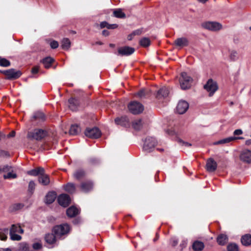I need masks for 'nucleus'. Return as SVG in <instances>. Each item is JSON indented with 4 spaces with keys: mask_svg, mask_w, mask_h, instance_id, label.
<instances>
[{
    "mask_svg": "<svg viewBox=\"0 0 251 251\" xmlns=\"http://www.w3.org/2000/svg\"><path fill=\"white\" fill-rule=\"evenodd\" d=\"M107 25H108V23L105 21H104V22H102L100 23V28H103L104 27L107 28Z\"/></svg>",
    "mask_w": 251,
    "mask_h": 251,
    "instance_id": "4d7b16f0",
    "label": "nucleus"
},
{
    "mask_svg": "<svg viewBox=\"0 0 251 251\" xmlns=\"http://www.w3.org/2000/svg\"><path fill=\"white\" fill-rule=\"evenodd\" d=\"M24 206V205L21 203H14L10 207V210L11 212L17 211L21 209Z\"/></svg>",
    "mask_w": 251,
    "mask_h": 251,
    "instance_id": "e433bc0d",
    "label": "nucleus"
},
{
    "mask_svg": "<svg viewBox=\"0 0 251 251\" xmlns=\"http://www.w3.org/2000/svg\"><path fill=\"white\" fill-rule=\"evenodd\" d=\"M189 108L188 103L185 100H180L176 106V111L179 114L185 113Z\"/></svg>",
    "mask_w": 251,
    "mask_h": 251,
    "instance_id": "f8f14e48",
    "label": "nucleus"
},
{
    "mask_svg": "<svg viewBox=\"0 0 251 251\" xmlns=\"http://www.w3.org/2000/svg\"><path fill=\"white\" fill-rule=\"evenodd\" d=\"M12 170V167L8 165L0 166V173L2 172H9Z\"/></svg>",
    "mask_w": 251,
    "mask_h": 251,
    "instance_id": "a18cd8bd",
    "label": "nucleus"
},
{
    "mask_svg": "<svg viewBox=\"0 0 251 251\" xmlns=\"http://www.w3.org/2000/svg\"><path fill=\"white\" fill-rule=\"evenodd\" d=\"M84 134L89 138L97 139L100 136L101 132L100 129L96 127L93 128L87 127L85 130Z\"/></svg>",
    "mask_w": 251,
    "mask_h": 251,
    "instance_id": "1a4fd4ad",
    "label": "nucleus"
},
{
    "mask_svg": "<svg viewBox=\"0 0 251 251\" xmlns=\"http://www.w3.org/2000/svg\"><path fill=\"white\" fill-rule=\"evenodd\" d=\"M128 108L129 111L134 115L140 114L144 110L143 105L141 103L136 101L130 102L128 105Z\"/></svg>",
    "mask_w": 251,
    "mask_h": 251,
    "instance_id": "39448f33",
    "label": "nucleus"
},
{
    "mask_svg": "<svg viewBox=\"0 0 251 251\" xmlns=\"http://www.w3.org/2000/svg\"><path fill=\"white\" fill-rule=\"evenodd\" d=\"M243 134V131L240 129H236L233 132L234 135H239Z\"/></svg>",
    "mask_w": 251,
    "mask_h": 251,
    "instance_id": "6e6d98bb",
    "label": "nucleus"
},
{
    "mask_svg": "<svg viewBox=\"0 0 251 251\" xmlns=\"http://www.w3.org/2000/svg\"><path fill=\"white\" fill-rule=\"evenodd\" d=\"M7 236L3 233H0V239L2 241H5L7 239Z\"/></svg>",
    "mask_w": 251,
    "mask_h": 251,
    "instance_id": "052dcab7",
    "label": "nucleus"
},
{
    "mask_svg": "<svg viewBox=\"0 0 251 251\" xmlns=\"http://www.w3.org/2000/svg\"><path fill=\"white\" fill-rule=\"evenodd\" d=\"M227 236L223 234L219 235L217 238V241L218 243L221 246L225 245L227 242Z\"/></svg>",
    "mask_w": 251,
    "mask_h": 251,
    "instance_id": "7c9ffc66",
    "label": "nucleus"
},
{
    "mask_svg": "<svg viewBox=\"0 0 251 251\" xmlns=\"http://www.w3.org/2000/svg\"><path fill=\"white\" fill-rule=\"evenodd\" d=\"M230 58L231 61H235L238 58V53L235 50H231L230 52Z\"/></svg>",
    "mask_w": 251,
    "mask_h": 251,
    "instance_id": "37998d69",
    "label": "nucleus"
},
{
    "mask_svg": "<svg viewBox=\"0 0 251 251\" xmlns=\"http://www.w3.org/2000/svg\"><path fill=\"white\" fill-rule=\"evenodd\" d=\"M32 247L34 250H39L42 248V245L41 243L37 242L35 243L32 245Z\"/></svg>",
    "mask_w": 251,
    "mask_h": 251,
    "instance_id": "8fccbe9b",
    "label": "nucleus"
},
{
    "mask_svg": "<svg viewBox=\"0 0 251 251\" xmlns=\"http://www.w3.org/2000/svg\"><path fill=\"white\" fill-rule=\"evenodd\" d=\"M201 26L203 28L212 31H218L222 27V25L219 23L209 21L202 23Z\"/></svg>",
    "mask_w": 251,
    "mask_h": 251,
    "instance_id": "0eeeda50",
    "label": "nucleus"
},
{
    "mask_svg": "<svg viewBox=\"0 0 251 251\" xmlns=\"http://www.w3.org/2000/svg\"><path fill=\"white\" fill-rule=\"evenodd\" d=\"M70 229V226L68 224H62L54 226L52 231L57 237L60 238L63 235L67 234Z\"/></svg>",
    "mask_w": 251,
    "mask_h": 251,
    "instance_id": "f257e3e1",
    "label": "nucleus"
},
{
    "mask_svg": "<svg viewBox=\"0 0 251 251\" xmlns=\"http://www.w3.org/2000/svg\"><path fill=\"white\" fill-rule=\"evenodd\" d=\"M0 155H2V156H9V153L6 151H0Z\"/></svg>",
    "mask_w": 251,
    "mask_h": 251,
    "instance_id": "e2e57ef3",
    "label": "nucleus"
},
{
    "mask_svg": "<svg viewBox=\"0 0 251 251\" xmlns=\"http://www.w3.org/2000/svg\"><path fill=\"white\" fill-rule=\"evenodd\" d=\"M15 134L16 133L15 131H12L7 135V138H9L11 137H13L15 136Z\"/></svg>",
    "mask_w": 251,
    "mask_h": 251,
    "instance_id": "680f3d73",
    "label": "nucleus"
},
{
    "mask_svg": "<svg viewBox=\"0 0 251 251\" xmlns=\"http://www.w3.org/2000/svg\"><path fill=\"white\" fill-rule=\"evenodd\" d=\"M10 238L12 240L20 241L22 239V237L20 235L17 234L14 232L11 233L10 232Z\"/></svg>",
    "mask_w": 251,
    "mask_h": 251,
    "instance_id": "79ce46f5",
    "label": "nucleus"
},
{
    "mask_svg": "<svg viewBox=\"0 0 251 251\" xmlns=\"http://www.w3.org/2000/svg\"><path fill=\"white\" fill-rule=\"evenodd\" d=\"M243 137H227L222 140H220L218 141H217L214 143V145H219V144H223L229 143L231 141L237 139H243Z\"/></svg>",
    "mask_w": 251,
    "mask_h": 251,
    "instance_id": "4be33fe9",
    "label": "nucleus"
},
{
    "mask_svg": "<svg viewBox=\"0 0 251 251\" xmlns=\"http://www.w3.org/2000/svg\"><path fill=\"white\" fill-rule=\"evenodd\" d=\"M56 198V194L54 191L49 192L46 196L45 202L47 204L52 203Z\"/></svg>",
    "mask_w": 251,
    "mask_h": 251,
    "instance_id": "b1692460",
    "label": "nucleus"
},
{
    "mask_svg": "<svg viewBox=\"0 0 251 251\" xmlns=\"http://www.w3.org/2000/svg\"><path fill=\"white\" fill-rule=\"evenodd\" d=\"M217 168V162L212 158H208L206 164V170L209 172H213L216 170Z\"/></svg>",
    "mask_w": 251,
    "mask_h": 251,
    "instance_id": "dca6fc26",
    "label": "nucleus"
},
{
    "mask_svg": "<svg viewBox=\"0 0 251 251\" xmlns=\"http://www.w3.org/2000/svg\"><path fill=\"white\" fill-rule=\"evenodd\" d=\"M156 139L152 137H148L144 141L143 147V150L147 152H150L157 145Z\"/></svg>",
    "mask_w": 251,
    "mask_h": 251,
    "instance_id": "423d86ee",
    "label": "nucleus"
},
{
    "mask_svg": "<svg viewBox=\"0 0 251 251\" xmlns=\"http://www.w3.org/2000/svg\"><path fill=\"white\" fill-rule=\"evenodd\" d=\"M102 35L107 36L109 35V32L107 30L104 29L102 32Z\"/></svg>",
    "mask_w": 251,
    "mask_h": 251,
    "instance_id": "0e129e2a",
    "label": "nucleus"
},
{
    "mask_svg": "<svg viewBox=\"0 0 251 251\" xmlns=\"http://www.w3.org/2000/svg\"><path fill=\"white\" fill-rule=\"evenodd\" d=\"M140 45L143 47H147L151 44V40L148 37H143L140 40Z\"/></svg>",
    "mask_w": 251,
    "mask_h": 251,
    "instance_id": "f704fd0d",
    "label": "nucleus"
},
{
    "mask_svg": "<svg viewBox=\"0 0 251 251\" xmlns=\"http://www.w3.org/2000/svg\"><path fill=\"white\" fill-rule=\"evenodd\" d=\"M189 42L186 38L181 37L176 39L175 41V44L176 46L179 47H183L187 46L188 45Z\"/></svg>",
    "mask_w": 251,
    "mask_h": 251,
    "instance_id": "aec40b11",
    "label": "nucleus"
},
{
    "mask_svg": "<svg viewBox=\"0 0 251 251\" xmlns=\"http://www.w3.org/2000/svg\"><path fill=\"white\" fill-rule=\"evenodd\" d=\"M0 72L5 75L7 79L14 80L19 78L22 73L20 70L15 69H10L7 70H0Z\"/></svg>",
    "mask_w": 251,
    "mask_h": 251,
    "instance_id": "7ed1b4c3",
    "label": "nucleus"
},
{
    "mask_svg": "<svg viewBox=\"0 0 251 251\" xmlns=\"http://www.w3.org/2000/svg\"><path fill=\"white\" fill-rule=\"evenodd\" d=\"M240 159L244 162L251 163V151L249 150H245L243 151L240 154Z\"/></svg>",
    "mask_w": 251,
    "mask_h": 251,
    "instance_id": "2eb2a0df",
    "label": "nucleus"
},
{
    "mask_svg": "<svg viewBox=\"0 0 251 251\" xmlns=\"http://www.w3.org/2000/svg\"><path fill=\"white\" fill-rule=\"evenodd\" d=\"M45 120L46 116L45 114L41 111H37L35 112L31 117L30 119L32 122H37V123L44 122Z\"/></svg>",
    "mask_w": 251,
    "mask_h": 251,
    "instance_id": "4468645a",
    "label": "nucleus"
},
{
    "mask_svg": "<svg viewBox=\"0 0 251 251\" xmlns=\"http://www.w3.org/2000/svg\"><path fill=\"white\" fill-rule=\"evenodd\" d=\"M6 137L7 138V135H6L3 133L0 132V140L4 139Z\"/></svg>",
    "mask_w": 251,
    "mask_h": 251,
    "instance_id": "338daca9",
    "label": "nucleus"
},
{
    "mask_svg": "<svg viewBox=\"0 0 251 251\" xmlns=\"http://www.w3.org/2000/svg\"><path fill=\"white\" fill-rule=\"evenodd\" d=\"M57 201L61 206L66 207L71 203V198L68 195L62 194L58 196Z\"/></svg>",
    "mask_w": 251,
    "mask_h": 251,
    "instance_id": "9d476101",
    "label": "nucleus"
},
{
    "mask_svg": "<svg viewBox=\"0 0 251 251\" xmlns=\"http://www.w3.org/2000/svg\"><path fill=\"white\" fill-rule=\"evenodd\" d=\"M69 107L72 111H76L79 106L80 102L78 99L71 98L68 100Z\"/></svg>",
    "mask_w": 251,
    "mask_h": 251,
    "instance_id": "f3484780",
    "label": "nucleus"
},
{
    "mask_svg": "<svg viewBox=\"0 0 251 251\" xmlns=\"http://www.w3.org/2000/svg\"><path fill=\"white\" fill-rule=\"evenodd\" d=\"M241 243L243 246H249L251 245V234H247L242 236Z\"/></svg>",
    "mask_w": 251,
    "mask_h": 251,
    "instance_id": "bb28decb",
    "label": "nucleus"
},
{
    "mask_svg": "<svg viewBox=\"0 0 251 251\" xmlns=\"http://www.w3.org/2000/svg\"><path fill=\"white\" fill-rule=\"evenodd\" d=\"M143 28H139V29H137L136 30H134L133 32H132V35H134V36H136V35H141L143 32Z\"/></svg>",
    "mask_w": 251,
    "mask_h": 251,
    "instance_id": "09e8293b",
    "label": "nucleus"
},
{
    "mask_svg": "<svg viewBox=\"0 0 251 251\" xmlns=\"http://www.w3.org/2000/svg\"><path fill=\"white\" fill-rule=\"evenodd\" d=\"M80 127L77 125H72L70 127L69 133L71 135H76L80 132Z\"/></svg>",
    "mask_w": 251,
    "mask_h": 251,
    "instance_id": "2f4dec72",
    "label": "nucleus"
},
{
    "mask_svg": "<svg viewBox=\"0 0 251 251\" xmlns=\"http://www.w3.org/2000/svg\"><path fill=\"white\" fill-rule=\"evenodd\" d=\"M118 27L117 24H109L108 23L107 28V29H115Z\"/></svg>",
    "mask_w": 251,
    "mask_h": 251,
    "instance_id": "5fc2aeb1",
    "label": "nucleus"
},
{
    "mask_svg": "<svg viewBox=\"0 0 251 251\" xmlns=\"http://www.w3.org/2000/svg\"><path fill=\"white\" fill-rule=\"evenodd\" d=\"M0 251H12V250L9 248H0Z\"/></svg>",
    "mask_w": 251,
    "mask_h": 251,
    "instance_id": "774afa93",
    "label": "nucleus"
},
{
    "mask_svg": "<svg viewBox=\"0 0 251 251\" xmlns=\"http://www.w3.org/2000/svg\"><path fill=\"white\" fill-rule=\"evenodd\" d=\"M38 180L40 184L44 186L49 185L50 182L49 176L46 174L45 172L42 173L38 176Z\"/></svg>",
    "mask_w": 251,
    "mask_h": 251,
    "instance_id": "6ab92c4d",
    "label": "nucleus"
},
{
    "mask_svg": "<svg viewBox=\"0 0 251 251\" xmlns=\"http://www.w3.org/2000/svg\"><path fill=\"white\" fill-rule=\"evenodd\" d=\"M64 188L66 192L70 194H74L76 191L75 185L73 183H68L64 186Z\"/></svg>",
    "mask_w": 251,
    "mask_h": 251,
    "instance_id": "c85d7f7f",
    "label": "nucleus"
},
{
    "mask_svg": "<svg viewBox=\"0 0 251 251\" xmlns=\"http://www.w3.org/2000/svg\"><path fill=\"white\" fill-rule=\"evenodd\" d=\"M39 71V66H34L31 71V73L33 75L37 74Z\"/></svg>",
    "mask_w": 251,
    "mask_h": 251,
    "instance_id": "864d4df0",
    "label": "nucleus"
},
{
    "mask_svg": "<svg viewBox=\"0 0 251 251\" xmlns=\"http://www.w3.org/2000/svg\"><path fill=\"white\" fill-rule=\"evenodd\" d=\"M36 184L33 180H30L29 182L28 185L27 191L31 195H32L34 192L35 189Z\"/></svg>",
    "mask_w": 251,
    "mask_h": 251,
    "instance_id": "ea45409f",
    "label": "nucleus"
},
{
    "mask_svg": "<svg viewBox=\"0 0 251 251\" xmlns=\"http://www.w3.org/2000/svg\"><path fill=\"white\" fill-rule=\"evenodd\" d=\"M169 95V90L166 87H163L160 88L157 92L156 97L160 99L163 98L167 97Z\"/></svg>",
    "mask_w": 251,
    "mask_h": 251,
    "instance_id": "5701e85b",
    "label": "nucleus"
},
{
    "mask_svg": "<svg viewBox=\"0 0 251 251\" xmlns=\"http://www.w3.org/2000/svg\"><path fill=\"white\" fill-rule=\"evenodd\" d=\"M10 232H19L21 234L24 233V230L22 228L21 226H17L15 225H12L10 229Z\"/></svg>",
    "mask_w": 251,
    "mask_h": 251,
    "instance_id": "4c0bfd02",
    "label": "nucleus"
},
{
    "mask_svg": "<svg viewBox=\"0 0 251 251\" xmlns=\"http://www.w3.org/2000/svg\"><path fill=\"white\" fill-rule=\"evenodd\" d=\"M135 51L133 48L127 46L121 47L118 49L117 55L120 56H128L132 54Z\"/></svg>",
    "mask_w": 251,
    "mask_h": 251,
    "instance_id": "9b49d317",
    "label": "nucleus"
},
{
    "mask_svg": "<svg viewBox=\"0 0 251 251\" xmlns=\"http://www.w3.org/2000/svg\"><path fill=\"white\" fill-rule=\"evenodd\" d=\"M17 177V175L12 172H8L7 174L3 175L4 179L16 178Z\"/></svg>",
    "mask_w": 251,
    "mask_h": 251,
    "instance_id": "c03bdc74",
    "label": "nucleus"
},
{
    "mask_svg": "<svg viewBox=\"0 0 251 251\" xmlns=\"http://www.w3.org/2000/svg\"><path fill=\"white\" fill-rule=\"evenodd\" d=\"M114 16L118 18H124L126 17V14L122 11L121 9H118L113 12Z\"/></svg>",
    "mask_w": 251,
    "mask_h": 251,
    "instance_id": "58836bf2",
    "label": "nucleus"
},
{
    "mask_svg": "<svg viewBox=\"0 0 251 251\" xmlns=\"http://www.w3.org/2000/svg\"><path fill=\"white\" fill-rule=\"evenodd\" d=\"M56 238H58L53 232L47 234L45 237L46 242L49 244H53L55 243Z\"/></svg>",
    "mask_w": 251,
    "mask_h": 251,
    "instance_id": "a878e982",
    "label": "nucleus"
},
{
    "mask_svg": "<svg viewBox=\"0 0 251 251\" xmlns=\"http://www.w3.org/2000/svg\"><path fill=\"white\" fill-rule=\"evenodd\" d=\"M46 134L45 130L41 129H35L33 131L28 132L27 138L30 140H40L43 139Z\"/></svg>",
    "mask_w": 251,
    "mask_h": 251,
    "instance_id": "20e7f679",
    "label": "nucleus"
},
{
    "mask_svg": "<svg viewBox=\"0 0 251 251\" xmlns=\"http://www.w3.org/2000/svg\"><path fill=\"white\" fill-rule=\"evenodd\" d=\"M193 79L188 76L186 73L182 72L179 78L180 86L182 89L186 90L189 89L191 86Z\"/></svg>",
    "mask_w": 251,
    "mask_h": 251,
    "instance_id": "f03ea898",
    "label": "nucleus"
},
{
    "mask_svg": "<svg viewBox=\"0 0 251 251\" xmlns=\"http://www.w3.org/2000/svg\"><path fill=\"white\" fill-rule=\"evenodd\" d=\"M28 249V245L26 243H23L22 244V250L23 251H27Z\"/></svg>",
    "mask_w": 251,
    "mask_h": 251,
    "instance_id": "13d9d810",
    "label": "nucleus"
},
{
    "mask_svg": "<svg viewBox=\"0 0 251 251\" xmlns=\"http://www.w3.org/2000/svg\"><path fill=\"white\" fill-rule=\"evenodd\" d=\"M45 169L42 167H37L35 169L28 171L27 174L32 176H39L42 173L45 172Z\"/></svg>",
    "mask_w": 251,
    "mask_h": 251,
    "instance_id": "412c9836",
    "label": "nucleus"
},
{
    "mask_svg": "<svg viewBox=\"0 0 251 251\" xmlns=\"http://www.w3.org/2000/svg\"><path fill=\"white\" fill-rule=\"evenodd\" d=\"M89 162L91 164H96L99 163V160L98 159L95 158V157H91L89 158Z\"/></svg>",
    "mask_w": 251,
    "mask_h": 251,
    "instance_id": "3c124183",
    "label": "nucleus"
},
{
    "mask_svg": "<svg viewBox=\"0 0 251 251\" xmlns=\"http://www.w3.org/2000/svg\"><path fill=\"white\" fill-rule=\"evenodd\" d=\"M54 59L50 56H47L40 61V63H53Z\"/></svg>",
    "mask_w": 251,
    "mask_h": 251,
    "instance_id": "49530a36",
    "label": "nucleus"
},
{
    "mask_svg": "<svg viewBox=\"0 0 251 251\" xmlns=\"http://www.w3.org/2000/svg\"><path fill=\"white\" fill-rule=\"evenodd\" d=\"M228 251H239L238 246L235 243H230L227 246Z\"/></svg>",
    "mask_w": 251,
    "mask_h": 251,
    "instance_id": "a19ab883",
    "label": "nucleus"
},
{
    "mask_svg": "<svg viewBox=\"0 0 251 251\" xmlns=\"http://www.w3.org/2000/svg\"><path fill=\"white\" fill-rule=\"evenodd\" d=\"M66 213L68 216L74 217L78 214V210L75 207L72 206L67 209Z\"/></svg>",
    "mask_w": 251,
    "mask_h": 251,
    "instance_id": "cd10ccee",
    "label": "nucleus"
},
{
    "mask_svg": "<svg viewBox=\"0 0 251 251\" xmlns=\"http://www.w3.org/2000/svg\"><path fill=\"white\" fill-rule=\"evenodd\" d=\"M71 46L70 40L68 38H64L61 41V47L63 50H68Z\"/></svg>",
    "mask_w": 251,
    "mask_h": 251,
    "instance_id": "72a5a7b5",
    "label": "nucleus"
},
{
    "mask_svg": "<svg viewBox=\"0 0 251 251\" xmlns=\"http://www.w3.org/2000/svg\"><path fill=\"white\" fill-rule=\"evenodd\" d=\"M115 123L118 125L126 126L129 125V121L127 116H124L116 118L115 119Z\"/></svg>",
    "mask_w": 251,
    "mask_h": 251,
    "instance_id": "a211bd4d",
    "label": "nucleus"
},
{
    "mask_svg": "<svg viewBox=\"0 0 251 251\" xmlns=\"http://www.w3.org/2000/svg\"><path fill=\"white\" fill-rule=\"evenodd\" d=\"M0 63H10V62L6 59L0 57Z\"/></svg>",
    "mask_w": 251,
    "mask_h": 251,
    "instance_id": "69168bd1",
    "label": "nucleus"
},
{
    "mask_svg": "<svg viewBox=\"0 0 251 251\" xmlns=\"http://www.w3.org/2000/svg\"><path fill=\"white\" fill-rule=\"evenodd\" d=\"M133 128L136 130H139L142 127V121L141 119L135 120L132 122V124Z\"/></svg>",
    "mask_w": 251,
    "mask_h": 251,
    "instance_id": "473e14b6",
    "label": "nucleus"
},
{
    "mask_svg": "<svg viewBox=\"0 0 251 251\" xmlns=\"http://www.w3.org/2000/svg\"><path fill=\"white\" fill-rule=\"evenodd\" d=\"M93 186L94 183L91 180H86L82 182L79 187L81 191L88 193L93 189Z\"/></svg>",
    "mask_w": 251,
    "mask_h": 251,
    "instance_id": "ddd939ff",
    "label": "nucleus"
},
{
    "mask_svg": "<svg viewBox=\"0 0 251 251\" xmlns=\"http://www.w3.org/2000/svg\"><path fill=\"white\" fill-rule=\"evenodd\" d=\"M192 248L195 251H201L204 248V245L202 242L196 240L193 242Z\"/></svg>",
    "mask_w": 251,
    "mask_h": 251,
    "instance_id": "393cba45",
    "label": "nucleus"
},
{
    "mask_svg": "<svg viewBox=\"0 0 251 251\" xmlns=\"http://www.w3.org/2000/svg\"><path fill=\"white\" fill-rule=\"evenodd\" d=\"M58 45H59V44H58V42L54 41V40L52 41L50 43V47L53 49H56L58 47Z\"/></svg>",
    "mask_w": 251,
    "mask_h": 251,
    "instance_id": "603ef678",
    "label": "nucleus"
},
{
    "mask_svg": "<svg viewBox=\"0 0 251 251\" xmlns=\"http://www.w3.org/2000/svg\"><path fill=\"white\" fill-rule=\"evenodd\" d=\"M187 243L185 241H182L180 244L179 248L177 249V251H182L183 249L186 247Z\"/></svg>",
    "mask_w": 251,
    "mask_h": 251,
    "instance_id": "de8ad7c7",
    "label": "nucleus"
},
{
    "mask_svg": "<svg viewBox=\"0 0 251 251\" xmlns=\"http://www.w3.org/2000/svg\"><path fill=\"white\" fill-rule=\"evenodd\" d=\"M178 244V240L176 239H173L172 240L171 245L173 247H176Z\"/></svg>",
    "mask_w": 251,
    "mask_h": 251,
    "instance_id": "bf43d9fd",
    "label": "nucleus"
},
{
    "mask_svg": "<svg viewBox=\"0 0 251 251\" xmlns=\"http://www.w3.org/2000/svg\"><path fill=\"white\" fill-rule=\"evenodd\" d=\"M204 89L209 93V96H212L218 90V86L217 83L212 79H209L203 86Z\"/></svg>",
    "mask_w": 251,
    "mask_h": 251,
    "instance_id": "6e6552de",
    "label": "nucleus"
},
{
    "mask_svg": "<svg viewBox=\"0 0 251 251\" xmlns=\"http://www.w3.org/2000/svg\"><path fill=\"white\" fill-rule=\"evenodd\" d=\"M151 91L150 90L147 89H142L139 91L137 93V95L141 98H145L147 96H149L150 95Z\"/></svg>",
    "mask_w": 251,
    "mask_h": 251,
    "instance_id": "c9c22d12",
    "label": "nucleus"
},
{
    "mask_svg": "<svg viewBox=\"0 0 251 251\" xmlns=\"http://www.w3.org/2000/svg\"><path fill=\"white\" fill-rule=\"evenodd\" d=\"M85 176V172L82 169L77 170L73 174L74 177L77 180H80L84 177Z\"/></svg>",
    "mask_w": 251,
    "mask_h": 251,
    "instance_id": "c756f323",
    "label": "nucleus"
}]
</instances>
